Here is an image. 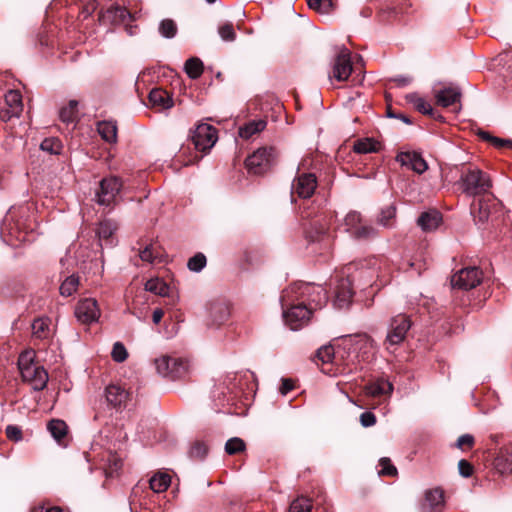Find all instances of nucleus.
<instances>
[{
    "mask_svg": "<svg viewBox=\"0 0 512 512\" xmlns=\"http://www.w3.org/2000/svg\"><path fill=\"white\" fill-rule=\"evenodd\" d=\"M360 422L364 427H371L376 423V416L369 411H366L360 415Z\"/></svg>",
    "mask_w": 512,
    "mask_h": 512,
    "instance_id": "e2e57ef3",
    "label": "nucleus"
},
{
    "mask_svg": "<svg viewBox=\"0 0 512 512\" xmlns=\"http://www.w3.org/2000/svg\"><path fill=\"white\" fill-rule=\"evenodd\" d=\"M344 221L347 230L352 234L362 224L361 214L356 211L349 212Z\"/></svg>",
    "mask_w": 512,
    "mask_h": 512,
    "instance_id": "3c124183",
    "label": "nucleus"
},
{
    "mask_svg": "<svg viewBox=\"0 0 512 512\" xmlns=\"http://www.w3.org/2000/svg\"><path fill=\"white\" fill-rule=\"evenodd\" d=\"M191 139L197 150L206 152L216 143L218 139L217 130L210 124H199L192 132Z\"/></svg>",
    "mask_w": 512,
    "mask_h": 512,
    "instance_id": "1a4fd4ad",
    "label": "nucleus"
},
{
    "mask_svg": "<svg viewBox=\"0 0 512 512\" xmlns=\"http://www.w3.org/2000/svg\"><path fill=\"white\" fill-rule=\"evenodd\" d=\"M479 136L488 142H490L496 148H507L512 150V140L502 139L490 135L488 132L481 131Z\"/></svg>",
    "mask_w": 512,
    "mask_h": 512,
    "instance_id": "49530a36",
    "label": "nucleus"
},
{
    "mask_svg": "<svg viewBox=\"0 0 512 512\" xmlns=\"http://www.w3.org/2000/svg\"><path fill=\"white\" fill-rule=\"evenodd\" d=\"M310 500L304 497L295 499L289 507L288 512H311Z\"/></svg>",
    "mask_w": 512,
    "mask_h": 512,
    "instance_id": "864d4df0",
    "label": "nucleus"
},
{
    "mask_svg": "<svg viewBox=\"0 0 512 512\" xmlns=\"http://www.w3.org/2000/svg\"><path fill=\"white\" fill-rule=\"evenodd\" d=\"M117 224L112 220H103L99 223L97 229V235L99 237V241H104L105 244L112 245L113 244V234L117 230Z\"/></svg>",
    "mask_w": 512,
    "mask_h": 512,
    "instance_id": "cd10ccee",
    "label": "nucleus"
},
{
    "mask_svg": "<svg viewBox=\"0 0 512 512\" xmlns=\"http://www.w3.org/2000/svg\"><path fill=\"white\" fill-rule=\"evenodd\" d=\"M442 222V215L437 210H429L421 213L417 224L424 232L436 230Z\"/></svg>",
    "mask_w": 512,
    "mask_h": 512,
    "instance_id": "4be33fe9",
    "label": "nucleus"
},
{
    "mask_svg": "<svg viewBox=\"0 0 512 512\" xmlns=\"http://www.w3.org/2000/svg\"><path fill=\"white\" fill-rule=\"evenodd\" d=\"M352 72L350 52L343 49L336 57L332 69V77L337 81H346Z\"/></svg>",
    "mask_w": 512,
    "mask_h": 512,
    "instance_id": "dca6fc26",
    "label": "nucleus"
},
{
    "mask_svg": "<svg viewBox=\"0 0 512 512\" xmlns=\"http://www.w3.org/2000/svg\"><path fill=\"white\" fill-rule=\"evenodd\" d=\"M97 130L103 140L108 143H114L117 140V125L114 121H101L97 125Z\"/></svg>",
    "mask_w": 512,
    "mask_h": 512,
    "instance_id": "c756f323",
    "label": "nucleus"
},
{
    "mask_svg": "<svg viewBox=\"0 0 512 512\" xmlns=\"http://www.w3.org/2000/svg\"><path fill=\"white\" fill-rule=\"evenodd\" d=\"M351 235L359 240H368L376 237L377 230L371 225L361 224Z\"/></svg>",
    "mask_w": 512,
    "mask_h": 512,
    "instance_id": "c03bdc74",
    "label": "nucleus"
},
{
    "mask_svg": "<svg viewBox=\"0 0 512 512\" xmlns=\"http://www.w3.org/2000/svg\"><path fill=\"white\" fill-rule=\"evenodd\" d=\"M207 454V447L205 444L197 442L190 449V456L192 458L202 459Z\"/></svg>",
    "mask_w": 512,
    "mask_h": 512,
    "instance_id": "bf43d9fd",
    "label": "nucleus"
},
{
    "mask_svg": "<svg viewBox=\"0 0 512 512\" xmlns=\"http://www.w3.org/2000/svg\"><path fill=\"white\" fill-rule=\"evenodd\" d=\"M145 290L159 296H167L169 293L168 285L159 278H153L145 283Z\"/></svg>",
    "mask_w": 512,
    "mask_h": 512,
    "instance_id": "e433bc0d",
    "label": "nucleus"
},
{
    "mask_svg": "<svg viewBox=\"0 0 512 512\" xmlns=\"http://www.w3.org/2000/svg\"><path fill=\"white\" fill-rule=\"evenodd\" d=\"M425 499L433 510H437L444 505V492L440 488L431 489L426 492Z\"/></svg>",
    "mask_w": 512,
    "mask_h": 512,
    "instance_id": "c9c22d12",
    "label": "nucleus"
},
{
    "mask_svg": "<svg viewBox=\"0 0 512 512\" xmlns=\"http://www.w3.org/2000/svg\"><path fill=\"white\" fill-rule=\"evenodd\" d=\"M317 358L323 364H336L343 365L344 367L341 369V373L345 372L346 367L350 365L349 361H345L343 355L340 354V350H335L332 345H325L318 349Z\"/></svg>",
    "mask_w": 512,
    "mask_h": 512,
    "instance_id": "f3484780",
    "label": "nucleus"
},
{
    "mask_svg": "<svg viewBox=\"0 0 512 512\" xmlns=\"http://www.w3.org/2000/svg\"><path fill=\"white\" fill-rule=\"evenodd\" d=\"M41 150L49 154H60L62 150V143L59 139L51 137L44 139L40 144Z\"/></svg>",
    "mask_w": 512,
    "mask_h": 512,
    "instance_id": "a18cd8bd",
    "label": "nucleus"
},
{
    "mask_svg": "<svg viewBox=\"0 0 512 512\" xmlns=\"http://www.w3.org/2000/svg\"><path fill=\"white\" fill-rule=\"evenodd\" d=\"M111 356L114 361L121 363L127 359L128 352L121 342H116L113 345Z\"/></svg>",
    "mask_w": 512,
    "mask_h": 512,
    "instance_id": "6e6d98bb",
    "label": "nucleus"
},
{
    "mask_svg": "<svg viewBox=\"0 0 512 512\" xmlns=\"http://www.w3.org/2000/svg\"><path fill=\"white\" fill-rule=\"evenodd\" d=\"M149 102L158 109H168L173 106V99L170 94L162 88H154L148 96Z\"/></svg>",
    "mask_w": 512,
    "mask_h": 512,
    "instance_id": "5701e85b",
    "label": "nucleus"
},
{
    "mask_svg": "<svg viewBox=\"0 0 512 512\" xmlns=\"http://www.w3.org/2000/svg\"><path fill=\"white\" fill-rule=\"evenodd\" d=\"M474 442V437L471 434H464L457 439L456 447L462 451H466L473 447Z\"/></svg>",
    "mask_w": 512,
    "mask_h": 512,
    "instance_id": "13d9d810",
    "label": "nucleus"
},
{
    "mask_svg": "<svg viewBox=\"0 0 512 512\" xmlns=\"http://www.w3.org/2000/svg\"><path fill=\"white\" fill-rule=\"evenodd\" d=\"M379 475L382 476H395L397 475L396 467L391 463V460L387 457H383L379 460Z\"/></svg>",
    "mask_w": 512,
    "mask_h": 512,
    "instance_id": "5fc2aeb1",
    "label": "nucleus"
},
{
    "mask_svg": "<svg viewBox=\"0 0 512 512\" xmlns=\"http://www.w3.org/2000/svg\"><path fill=\"white\" fill-rule=\"evenodd\" d=\"M33 337L43 340L50 335V319L47 317L37 318L32 323Z\"/></svg>",
    "mask_w": 512,
    "mask_h": 512,
    "instance_id": "7c9ffc66",
    "label": "nucleus"
},
{
    "mask_svg": "<svg viewBox=\"0 0 512 512\" xmlns=\"http://www.w3.org/2000/svg\"><path fill=\"white\" fill-rule=\"evenodd\" d=\"M287 306L289 308L283 311V318L292 330H297L308 323L312 311L304 302L290 299L288 304L282 305L283 308Z\"/></svg>",
    "mask_w": 512,
    "mask_h": 512,
    "instance_id": "0eeeda50",
    "label": "nucleus"
},
{
    "mask_svg": "<svg viewBox=\"0 0 512 512\" xmlns=\"http://www.w3.org/2000/svg\"><path fill=\"white\" fill-rule=\"evenodd\" d=\"M18 366L23 381L29 383L36 391H41L47 386L48 373L37 363L31 361V353L25 352L19 356Z\"/></svg>",
    "mask_w": 512,
    "mask_h": 512,
    "instance_id": "f03ea898",
    "label": "nucleus"
},
{
    "mask_svg": "<svg viewBox=\"0 0 512 512\" xmlns=\"http://www.w3.org/2000/svg\"><path fill=\"white\" fill-rule=\"evenodd\" d=\"M78 286L79 277L76 275H71L67 277L60 285V294L66 297L71 296L74 292L77 291Z\"/></svg>",
    "mask_w": 512,
    "mask_h": 512,
    "instance_id": "a19ab883",
    "label": "nucleus"
},
{
    "mask_svg": "<svg viewBox=\"0 0 512 512\" xmlns=\"http://www.w3.org/2000/svg\"><path fill=\"white\" fill-rule=\"evenodd\" d=\"M386 265V259L378 256H371L359 262L360 269L368 271L371 278L378 277L382 266Z\"/></svg>",
    "mask_w": 512,
    "mask_h": 512,
    "instance_id": "bb28decb",
    "label": "nucleus"
},
{
    "mask_svg": "<svg viewBox=\"0 0 512 512\" xmlns=\"http://www.w3.org/2000/svg\"><path fill=\"white\" fill-rule=\"evenodd\" d=\"M308 6L319 12V13H329L333 9V1L332 0H307Z\"/></svg>",
    "mask_w": 512,
    "mask_h": 512,
    "instance_id": "09e8293b",
    "label": "nucleus"
},
{
    "mask_svg": "<svg viewBox=\"0 0 512 512\" xmlns=\"http://www.w3.org/2000/svg\"><path fill=\"white\" fill-rule=\"evenodd\" d=\"M122 188L121 178L117 176L105 177L99 182V188L95 192V200L101 206L115 205Z\"/></svg>",
    "mask_w": 512,
    "mask_h": 512,
    "instance_id": "423d86ee",
    "label": "nucleus"
},
{
    "mask_svg": "<svg viewBox=\"0 0 512 512\" xmlns=\"http://www.w3.org/2000/svg\"><path fill=\"white\" fill-rule=\"evenodd\" d=\"M47 429L59 445H66L65 440L68 433V426L63 420H50L47 424Z\"/></svg>",
    "mask_w": 512,
    "mask_h": 512,
    "instance_id": "b1692460",
    "label": "nucleus"
},
{
    "mask_svg": "<svg viewBox=\"0 0 512 512\" xmlns=\"http://www.w3.org/2000/svg\"><path fill=\"white\" fill-rule=\"evenodd\" d=\"M99 18L103 24L116 26L127 23L131 19V14L126 8L112 4L100 13Z\"/></svg>",
    "mask_w": 512,
    "mask_h": 512,
    "instance_id": "2eb2a0df",
    "label": "nucleus"
},
{
    "mask_svg": "<svg viewBox=\"0 0 512 512\" xmlns=\"http://www.w3.org/2000/svg\"><path fill=\"white\" fill-rule=\"evenodd\" d=\"M435 99L438 105L446 108L460 101L461 91L457 87H446L436 92Z\"/></svg>",
    "mask_w": 512,
    "mask_h": 512,
    "instance_id": "412c9836",
    "label": "nucleus"
},
{
    "mask_svg": "<svg viewBox=\"0 0 512 512\" xmlns=\"http://www.w3.org/2000/svg\"><path fill=\"white\" fill-rule=\"evenodd\" d=\"M77 106L76 100H70L68 105L61 108L59 117L64 123H73L77 119Z\"/></svg>",
    "mask_w": 512,
    "mask_h": 512,
    "instance_id": "ea45409f",
    "label": "nucleus"
},
{
    "mask_svg": "<svg viewBox=\"0 0 512 512\" xmlns=\"http://www.w3.org/2000/svg\"><path fill=\"white\" fill-rule=\"evenodd\" d=\"M155 367L161 376L176 380L188 374L189 362L183 358L162 355L155 359Z\"/></svg>",
    "mask_w": 512,
    "mask_h": 512,
    "instance_id": "20e7f679",
    "label": "nucleus"
},
{
    "mask_svg": "<svg viewBox=\"0 0 512 512\" xmlns=\"http://www.w3.org/2000/svg\"><path fill=\"white\" fill-rule=\"evenodd\" d=\"M393 391V385L388 380L378 379L365 386V393L368 396L378 397L385 394H391Z\"/></svg>",
    "mask_w": 512,
    "mask_h": 512,
    "instance_id": "a878e982",
    "label": "nucleus"
},
{
    "mask_svg": "<svg viewBox=\"0 0 512 512\" xmlns=\"http://www.w3.org/2000/svg\"><path fill=\"white\" fill-rule=\"evenodd\" d=\"M379 146V142L375 141L374 139L365 138L355 142L354 151L359 154H366L378 151Z\"/></svg>",
    "mask_w": 512,
    "mask_h": 512,
    "instance_id": "58836bf2",
    "label": "nucleus"
},
{
    "mask_svg": "<svg viewBox=\"0 0 512 512\" xmlns=\"http://www.w3.org/2000/svg\"><path fill=\"white\" fill-rule=\"evenodd\" d=\"M185 72L191 79L199 78L203 73V63L199 58L192 57L185 62Z\"/></svg>",
    "mask_w": 512,
    "mask_h": 512,
    "instance_id": "4c0bfd02",
    "label": "nucleus"
},
{
    "mask_svg": "<svg viewBox=\"0 0 512 512\" xmlns=\"http://www.w3.org/2000/svg\"><path fill=\"white\" fill-rule=\"evenodd\" d=\"M74 314L80 323L91 324L98 321L101 312L94 298H85L77 303Z\"/></svg>",
    "mask_w": 512,
    "mask_h": 512,
    "instance_id": "9b49d317",
    "label": "nucleus"
},
{
    "mask_svg": "<svg viewBox=\"0 0 512 512\" xmlns=\"http://www.w3.org/2000/svg\"><path fill=\"white\" fill-rule=\"evenodd\" d=\"M273 159L274 149L262 147L247 157L245 165L250 173L261 175L270 169Z\"/></svg>",
    "mask_w": 512,
    "mask_h": 512,
    "instance_id": "6e6552de",
    "label": "nucleus"
},
{
    "mask_svg": "<svg viewBox=\"0 0 512 512\" xmlns=\"http://www.w3.org/2000/svg\"><path fill=\"white\" fill-rule=\"evenodd\" d=\"M290 299L304 302L313 311L323 307L327 303L328 296L326 290L320 285L296 282L282 292L283 305L288 304Z\"/></svg>",
    "mask_w": 512,
    "mask_h": 512,
    "instance_id": "f257e3e1",
    "label": "nucleus"
},
{
    "mask_svg": "<svg viewBox=\"0 0 512 512\" xmlns=\"http://www.w3.org/2000/svg\"><path fill=\"white\" fill-rule=\"evenodd\" d=\"M187 266L193 272H200L206 266V257L203 253H197L188 260Z\"/></svg>",
    "mask_w": 512,
    "mask_h": 512,
    "instance_id": "603ef678",
    "label": "nucleus"
},
{
    "mask_svg": "<svg viewBox=\"0 0 512 512\" xmlns=\"http://www.w3.org/2000/svg\"><path fill=\"white\" fill-rule=\"evenodd\" d=\"M294 389V384L292 382V380L290 379H283L282 380V384H281V387H280V392L282 394H287L289 393L290 391H292Z\"/></svg>",
    "mask_w": 512,
    "mask_h": 512,
    "instance_id": "338daca9",
    "label": "nucleus"
},
{
    "mask_svg": "<svg viewBox=\"0 0 512 512\" xmlns=\"http://www.w3.org/2000/svg\"><path fill=\"white\" fill-rule=\"evenodd\" d=\"M394 9L399 13H407L409 8L412 7L411 0H394Z\"/></svg>",
    "mask_w": 512,
    "mask_h": 512,
    "instance_id": "0e129e2a",
    "label": "nucleus"
},
{
    "mask_svg": "<svg viewBox=\"0 0 512 512\" xmlns=\"http://www.w3.org/2000/svg\"><path fill=\"white\" fill-rule=\"evenodd\" d=\"M139 256L142 261L148 263H154L161 257V250L158 246L150 244L140 251Z\"/></svg>",
    "mask_w": 512,
    "mask_h": 512,
    "instance_id": "79ce46f5",
    "label": "nucleus"
},
{
    "mask_svg": "<svg viewBox=\"0 0 512 512\" xmlns=\"http://www.w3.org/2000/svg\"><path fill=\"white\" fill-rule=\"evenodd\" d=\"M177 30V25L172 19H164L160 22L159 32L165 38L175 37Z\"/></svg>",
    "mask_w": 512,
    "mask_h": 512,
    "instance_id": "de8ad7c7",
    "label": "nucleus"
},
{
    "mask_svg": "<svg viewBox=\"0 0 512 512\" xmlns=\"http://www.w3.org/2000/svg\"><path fill=\"white\" fill-rule=\"evenodd\" d=\"M344 349L351 350L358 361H369L374 355V341L367 334L346 336L342 340Z\"/></svg>",
    "mask_w": 512,
    "mask_h": 512,
    "instance_id": "39448f33",
    "label": "nucleus"
},
{
    "mask_svg": "<svg viewBox=\"0 0 512 512\" xmlns=\"http://www.w3.org/2000/svg\"><path fill=\"white\" fill-rule=\"evenodd\" d=\"M230 306L225 302H213L208 307V324L220 326L230 317Z\"/></svg>",
    "mask_w": 512,
    "mask_h": 512,
    "instance_id": "a211bd4d",
    "label": "nucleus"
},
{
    "mask_svg": "<svg viewBox=\"0 0 512 512\" xmlns=\"http://www.w3.org/2000/svg\"><path fill=\"white\" fill-rule=\"evenodd\" d=\"M301 167H298V176L292 184L293 193L301 198L311 197L317 187V179L313 173H300Z\"/></svg>",
    "mask_w": 512,
    "mask_h": 512,
    "instance_id": "ddd939ff",
    "label": "nucleus"
},
{
    "mask_svg": "<svg viewBox=\"0 0 512 512\" xmlns=\"http://www.w3.org/2000/svg\"><path fill=\"white\" fill-rule=\"evenodd\" d=\"M267 122L263 119L252 120L239 128V136L243 139H249L266 128Z\"/></svg>",
    "mask_w": 512,
    "mask_h": 512,
    "instance_id": "c85d7f7f",
    "label": "nucleus"
},
{
    "mask_svg": "<svg viewBox=\"0 0 512 512\" xmlns=\"http://www.w3.org/2000/svg\"><path fill=\"white\" fill-rule=\"evenodd\" d=\"M396 161L399 162L401 166H404L417 174H423L428 169V164L422 155L415 151L398 153Z\"/></svg>",
    "mask_w": 512,
    "mask_h": 512,
    "instance_id": "4468645a",
    "label": "nucleus"
},
{
    "mask_svg": "<svg viewBox=\"0 0 512 512\" xmlns=\"http://www.w3.org/2000/svg\"><path fill=\"white\" fill-rule=\"evenodd\" d=\"M245 443L241 438L234 437L225 444V451L229 455H234L245 450Z\"/></svg>",
    "mask_w": 512,
    "mask_h": 512,
    "instance_id": "8fccbe9b",
    "label": "nucleus"
},
{
    "mask_svg": "<svg viewBox=\"0 0 512 512\" xmlns=\"http://www.w3.org/2000/svg\"><path fill=\"white\" fill-rule=\"evenodd\" d=\"M31 512H69L67 509L59 506L46 507L45 505H39L32 509Z\"/></svg>",
    "mask_w": 512,
    "mask_h": 512,
    "instance_id": "69168bd1",
    "label": "nucleus"
},
{
    "mask_svg": "<svg viewBox=\"0 0 512 512\" xmlns=\"http://www.w3.org/2000/svg\"><path fill=\"white\" fill-rule=\"evenodd\" d=\"M218 33L224 41H233L236 36L234 27L231 23L221 25L218 29Z\"/></svg>",
    "mask_w": 512,
    "mask_h": 512,
    "instance_id": "4d7b16f0",
    "label": "nucleus"
},
{
    "mask_svg": "<svg viewBox=\"0 0 512 512\" xmlns=\"http://www.w3.org/2000/svg\"><path fill=\"white\" fill-rule=\"evenodd\" d=\"M5 103L8 108L12 109L14 114H20L23 110L22 96L17 90H9L5 94Z\"/></svg>",
    "mask_w": 512,
    "mask_h": 512,
    "instance_id": "f704fd0d",
    "label": "nucleus"
},
{
    "mask_svg": "<svg viewBox=\"0 0 512 512\" xmlns=\"http://www.w3.org/2000/svg\"><path fill=\"white\" fill-rule=\"evenodd\" d=\"M458 469H459V473L463 476V477H470L472 474H473V466L472 464H470L467 460L465 459H462L459 461L458 463Z\"/></svg>",
    "mask_w": 512,
    "mask_h": 512,
    "instance_id": "680f3d73",
    "label": "nucleus"
},
{
    "mask_svg": "<svg viewBox=\"0 0 512 512\" xmlns=\"http://www.w3.org/2000/svg\"><path fill=\"white\" fill-rule=\"evenodd\" d=\"M20 114H14L12 113V109L11 108H8V109H2L0 111V118L3 120V121H8L10 120L12 117H18Z\"/></svg>",
    "mask_w": 512,
    "mask_h": 512,
    "instance_id": "774afa93",
    "label": "nucleus"
},
{
    "mask_svg": "<svg viewBox=\"0 0 512 512\" xmlns=\"http://www.w3.org/2000/svg\"><path fill=\"white\" fill-rule=\"evenodd\" d=\"M352 297L353 290L350 281L348 279L341 280L336 288L334 305L339 309L346 308L349 306Z\"/></svg>",
    "mask_w": 512,
    "mask_h": 512,
    "instance_id": "aec40b11",
    "label": "nucleus"
},
{
    "mask_svg": "<svg viewBox=\"0 0 512 512\" xmlns=\"http://www.w3.org/2000/svg\"><path fill=\"white\" fill-rule=\"evenodd\" d=\"M494 466L501 474L512 473V451L507 448L500 449L494 460Z\"/></svg>",
    "mask_w": 512,
    "mask_h": 512,
    "instance_id": "393cba45",
    "label": "nucleus"
},
{
    "mask_svg": "<svg viewBox=\"0 0 512 512\" xmlns=\"http://www.w3.org/2000/svg\"><path fill=\"white\" fill-rule=\"evenodd\" d=\"M407 103L412 104L414 108L422 114L431 115L433 108L428 101L417 93H410L405 96Z\"/></svg>",
    "mask_w": 512,
    "mask_h": 512,
    "instance_id": "2f4dec72",
    "label": "nucleus"
},
{
    "mask_svg": "<svg viewBox=\"0 0 512 512\" xmlns=\"http://www.w3.org/2000/svg\"><path fill=\"white\" fill-rule=\"evenodd\" d=\"M482 271L477 267L463 268L453 275L451 283L453 287L470 290L478 286L482 281Z\"/></svg>",
    "mask_w": 512,
    "mask_h": 512,
    "instance_id": "9d476101",
    "label": "nucleus"
},
{
    "mask_svg": "<svg viewBox=\"0 0 512 512\" xmlns=\"http://www.w3.org/2000/svg\"><path fill=\"white\" fill-rule=\"evenodd\" d=\"M471 213L474 217L475 221L485 222L489 217V211L484 204L483 200H478L477 202H473L471 205Z\"/></svg>",
    "mask_w": 512,
    "mask_h": 512,
    "instance_id": "37998d69",
    "label": "nucleus"
},
{
    "mask_svg": "<svg viewBox=\"0 0 512 512\" xmlns=\"http://www.w3.org/2000/svg\"><path fill=\"white\" fill-rule=\"evenodd\" d=\"M6 436L8 439L13 441H20L22 439V431L19 427L14 425H8L6 427Z\"/></svg>",
    "mask_w": 512,
    "mask_h": 512,
    "instance_id": "052dcab7",
    "label": "nucleus"
},
{
    "mask_svg": "<svg viewBox=\"0 0 512 512\" xmlns=\"http://www.w3.org/2000/svg\"><path fill=\"white\" fill-rule=\"evenodd\" d=\"M171 483V477L164 472L156 473L149 481L150 488L156 492L161 493L168 489Z\"/></svg>",
    "mask_w": 512,
    "mask_h": 512,
    "instance_id": "473e14b6",
    "label": "nucleus"
},
{
    "mask_svg": "<svg viewBox=\"0 0 512 512\" xmlns=\"http://www.w3.org/2000/svg\"><path fill=\"white\" fill-rule=\"evenodd\" d=\"M463 192L468 196H479L487 193L492 187L490 176L478 168H469L460 177Z\"/></svg>",
    "mask_w": 512,
    "mask_h": 512,
    "instance_id": "7ed1b4c3",
    "label": "nucleus"
},
{
    "mask_svg": "<svg viewBox=\"0 0 512 512\" xmlns=\"http://www.w3.org/2000/svg\"><path fill=\"white\" fill-rule=\"evenodd\" d=\"M411 327V321L405 314H398L391 319L390 328L386 341L390 345H398L404 341L408 330Z\"/></svg>",
    "mask_w": 512,
    "mask_h": 512,
    "instance_id": "f8f14e48",
    "label": "nucleus"
},
{
    "mask_svg": "<svg viewBox=\"0 0 512 512\" xmlns=\"http://www.w3.org/2000/svg\"><path fill=\"white\" fill-rule=\"evenodd\" d=\"M396 219V207L390 204L381 209L378 215L377 222L386 228H391L395 224Z\"/></svg>",
    "mask_w": 512,
    "mask_h": 512,
    "instance_id": "72a5a7b5",
    "label": "nucleus"
},
{
    "mask_svg": "<svg viewBox=\"0 0 512 512\" xmlns=\"http://www.w3.org/2000/svg\"><path fill=\"white\" fill-rule=\"evenodd\" d=\"M106 399L115 408L124 407L129 399V393L120 385L112 384L106 388Z\"/></svg>",
    "mask_w": 512,
    "mask_h": 512,
    "instance_id": "6ab92c4d",
    "label": "nucleus"
}]
</instances>
